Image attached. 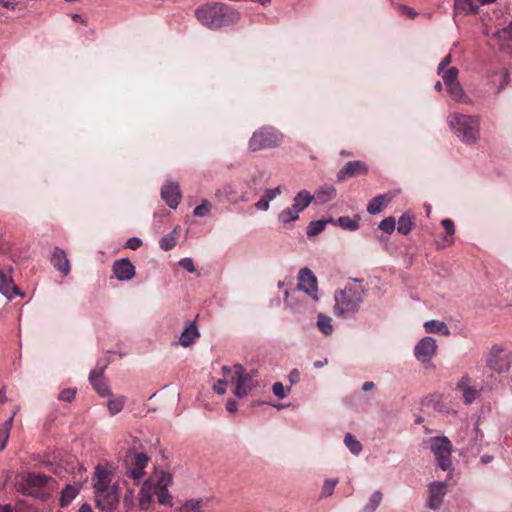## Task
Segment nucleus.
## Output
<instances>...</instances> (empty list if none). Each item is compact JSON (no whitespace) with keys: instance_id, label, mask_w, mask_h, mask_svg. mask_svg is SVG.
Here are the masks:
<instances>
[{"instance_id":"5701e85b","label":"nucleus","mask_w":512,"mask_h":512,"mask_svg":"<svg viewBox=\"0 0 512 512\" xmlns=\"http://www.w3.org/2000/svg\"><path fill=\"white\" fill-rule=\"evenodd\" d=\"M0 293L11 300L19 294L18 287L14 284L12 278L0 269Z\"/></svg>"},{"instance_id":"f3484780","label":"nucleus","mask_w":512,"mask_h":512,"mask_svg":"<svg viewBox=\"0 0 512 512\" xmlns=\"http://www.w3.org/2000/svg\"><path fill=\"white\" fill-rule=\"evenodd\" d=\"M92 485L94 494L112 488L113 483L110 471L107 468L98 465L95 468L94 476L92 478Z\"/></svg>"},{"instance_id":"4468645a","label":"nucleus","mask_w":512,"mask_h":512,"mask_svg":"<svg viewBox=\"0 0 512 512\" xmlns=\"http://www.w3.org/2000/svg\"><path fill=\"white\" fill-rule=\"evenodd\" d=\"M368 173V166L364 161L354 160L347 162L337 173L338 181H344L347 178L355 177L357 175H366Z\"/></svg>"},{"instance_id":"2f4dec72","label":"nucleus","mask_w":512,"mask_h":512,"mask_svg":"<svg viewBox=\"0 0 512 512\" xmlns=\"http://www.w3.org/2000/svg\"><path fill=\"white\" fill-rule=\"evenodd\" d=\"M457 389L462 392L466 404H471L476 398V390L468 386L466 381L462 380L457 384Z\"/></svg>"},{"instance_id":"c9c22d12","label":"nucleus","mask_w":512,"mask_h":512,"mask_svg":"<svg viewBox=\"0 0 512 512\" xmlns=\"http://www.w3.org/2000/svg\"><path fill=\"white\" fill-rule=\"evenodd\" d=\"M125 401H126V399L124 396H118V397L111 396L107 403L109 413L111 415H115V414L119 413L123 409Z\"/></svg>"},{"instance_id":"b1692460","label":"nucleus","mask_w":512,"mask_h":512,"mask_svg":"<svg viewBox=\"0 0 512 512\" xmlns=\"http://www.w3.org/2000/svg\"><path fill=\"white\" fill-rule=\"evenodd\" d=\"M495 0H455V10L464 14L476 13L480 5L493 3Z\"/></svg>"},{"instance_id":"393cba45","label":"nucleus","mask_w":512,"mask_h":512,"mask_svg":"<svg viewBox=\"0 0 512 512\" xmlns=\"http://www.w3.org/2000/svg\"><path fill=\"white\" fill-rule=\"evenodd\" d=\"M392 197L381 194L374 197L367 206V212L371 215L379 214L390 203Z\"/></svg>"},{"instance_id":"8fccbe9b","label":"nucleus","mask_w":512,"mask_h":512,"mask_svg":"<svg viewBox=\"0 0 512 512\" xmlns=\"http://www.w3.org/2000/svg\"><path fill=\"white\" fill-rule=\"evenodd\" d=\"M282 193V187L277 186L274 189H266L263 197L270 203L274 198Z\"/></svg>"},{"instance_id":"a19ab883","label":"nucleus","mask_w":512,"mask_h":512,"mask_svg":"<svg viewBox=\"0 0 512 512\" xmlns=\"http://www.w3.org/2000/svg\"><path fill=\"white\" fill-rule=\"evenodd\" d=\"M396 220L393 216L383 219L379 224V229L391 234L395 230Z\"/></svg>"},{"instance_id":"4c0bfd02","label":"nucleus","mask_w":512,"mask_h":512,"mask_svg":"<svg viewBox=\"0 0 512 512\" xmlns=\"http://www.w3.org/2000/svg\"><path fill=\"white\" fill-rule=\"evenodd\" d=\"M344 443L354 455H358L362 451V444L350 433L345 435Z\"/></svg>"},{"instance_id":"37998d69","label":"nucleus","mask_w":512,"mask_h":512,"mask_svg":"<svg viewBox=\"0 0 512 512\" xmlns=\"http://www.w3.org/2000/svg\"><path fill=\"white\" fill-rule=\"evenodd\" d=\"M338 484V479H328L322 487V496L329 497L333 494L334 488Z\"/></svg>"},{"instance_id":"423d86ee","label":"nucleus","mask_w":512,"mask_h":512,"mask_svg":"<svg viewBox=\"0 0 512 512\" xmlns=\"http://www.w3.org/2000/svg\"><path fill=\"white\" fill-rule=\"evenodd\" d=\"M51 480L52 478L46 475L28 473L17 482L16 487L23 494L36 497L39 496L40 490Z\"/></svg>"},{"instance_id":"3c124183","label":"nucleus","mask_w":512,"mask_h":512,"mask_svg":"<svg viewBox=\"0 0 512 512\" xmlns=\"http://www.w3.org/2000/svg\"><path fill=\"white\" fill-rule=\"evenodd\" d=\"M179 265L185 269L186 271H188L189 273H194L196 271L195 269V266H194V262L191 258L189 257H186V258H183L179 261Z\"/></svg>"},{"instance_id":"0eeeda50","label":"nucleus","mask_w":512,"mask_h":512,"mask_svg":"<svg viewBox=\"0 0 512 512\" xmlns=\"http://www.w3.org/2000/svg\"><path fill=\"white\" fill-rule=\"evenodd\" d=\"M430 448L433 451L438 465L444 471L451 467L452 444L445 437H433L430 439Z\"/></svg>"},{"instance_id":"0e129e2a","label":"nucleus","mask_w":512,"mask_h":512,"mask_svg":"<svg viewBox=\"0 0 512 512\" xmlns=\"http://www.w3.org/2000/svg\"><path fill=\"white\" fill-rule=\"evenodd\" d=\"M373 388H374L373 382H365L362 386L363 391H369V390H372Z\"/></svg>"},{"instance_id":"680f3d73","label":"nucleus","mask_w":512,"mask_h":512,"mask_svg":"<svg viewBox=\"0 0 512 512\" xmlns=\"http://www.w3.org/2000/svg\"><path fill=\"white\" fill-rule=\"evenodd\" d=\"M510 81V73L508 71H505L503 73V81L502 83L500 84V87L499 89L502 90L505 88V86L509 83Z\"/></svg>"},{"instance_id":"a18cd8bd","label":"nucleus","mask_w":512,"mask_h":512,"mask_svg":"<svg viewBox=\"0 0 512 512\" xmlns=\"http://www.w3.org/2000/svg\"><path fill=\"white\" fill-rule=\"evenodd\" d=\"M176 245V239L173 235H167L160 240V247L168 251Z\"/></svg>"},{"instance_id":"79ce46f5","label":"nucleus","mask_w":512,"mask_h":512,"mask_svg":"<svg viewBox=\"0 0 512 512\" xmlns=\"http://www.w3.org/2000/svg\"><path fill=\"white\" fill-rule=\"evenodd\" d=\"M211 210V203L204 199L202 203L194 209V215L197 217H203L209 214Z\"/></svg>"},{"instance_id":"a211bd4d","label":"nucleus","mask_w":512,"mask_h":512,"mask_svg":"<svg viewBox=\"0 0 512 512\" xmlns=\"http://www.w3.org/2000/svg\"><path fill=\"white\" fill-rule=\"evenodd\" d=\"M430 496L427 505L431 509H439L446 494L445 482H432L428 485Z\"/></svg>"},{"instance_id":"4d7b16f0","label":"nucleus","mask_w":512,"mask_h":512,"mask_svg":"<svg viewBox=\"0 0 512 512\" xmlns=\"http://www.w3.org/2000/svg\"><path fill=\"white\" fill-rule=\"evenodd\" d=\"M452 57L450 54L446 55L440 64L438 65L437 73H441L442 70H447V66L451 63Z\"/></svg>"},{"instance_id":"052dcab7","label":"nucleus","mask_w":512,"mask_h":512,"mask_svg":"<svg viewBox=\"0 0 512 512\" xmlns=\"http://www.w3.org/2000/svg\"><path fill=\"white\" fill-rule=\"evenodd\" d=\"M0 4L7 9H14L16 6V3L14 0H0Z\"/></svg>"},{"instance_id":"1a4fd4ad","label":"nucleus","mask_w":512,"mask_h":512,"mask_svg":"<svg viewBox=\"0 0 512 512\" xmlns=\"http://www.w3.org/2000/svg\"><path fill=\"white\" fill-rule=\"evenodd\" d=\"M233 382L235 383L234 394L238 398L247 396L255 387L252 375L246 373L245 368L241 364L233 366Z\"/></svg>"},{"instance_id":"f03ea898","label":"nucleus","mask_w":512,"mask_h":512,"mask_svg":"<svg viewBox=\"0 0 512 512\" xmlns=\"http://www.w3.org/2000/svg\"><path fill=\"white\" fill-rule=\"evenodd\" d=\"M365 292L359 283L347 285L334 295V312L341 317H349L356 314L364 300Z\"/></svg>"},{"instance_id":"9b49d317","label":"nucleus","mask_w":512,"mask_h":512,"mask_svg":"<svg viewBox=\"0 0 512 512\" xmlns=\"http://www.w3.org/2000/svg\"><path fill=\"white\" fill-rule=\"evenodd\" d=\"M148 461L149 458L144 453H136L130 456L125 461V474L135 481H140L145 475V468Z\"/></svg>"},{"instance_id":"13d9d810","label":"nucleus","mask_w":512,"mask_h":512,"mask_svg":"<svg viewBox=\"0 0 512 512\" xmlns=\"http://www.w3.org/2000/svg\"><path fill=\"white\" fill-rule=\"evenodd\" d=\"M255 207L258 209V210H262V211H266L269 209V202L264 198V197H261L256 203H255Z\"/></svg>"},{"instance_id":"7c9ffc66","label":"nucleus","mask_w":512,"mask_h":512,"mask_svg":"<svg viewBox=\"0 0 512 512\" xmlns=\"http://www.w3.org/2000/svg\"><path fill=\"white\" fill-rule=\"evenodd\" d=\"M336 196V190L333 186H326L318 189L315 193L316 199L319 203H326Z\"/></svg>"},{"instance_id":"2eb2a0df","label":"nucleus","mask_w":512,"mask_h":512,"mask_svg":"<svg viewBox=\"0 0 512 512\" xmlns=\"http://www.w3.org/2000/svg\"><path fill=\"white\" fill-rule=\"evenodd\" d=\"M298 280V288L303 290L313 299H317V279L312 271L308 268L301 269Z\"/></svg>"},{"instance_id":"603ef678","label":"nucleus","mask_w":512,"mask_h":512,"mask_svg":"<svg viewBox=\"0 0 512 512\" xmlns=\"http://www.w3.org/2000/svg\"><path fill=\"white\" fill-rule=\"evenodd\" d=\"M382 497H383V495L380 491H378V490L375 491L371 495L368 505L372 506L374 509H377L382 501Z\"/></svg>"},{"instance_id":"cd10ccee","label":"nucleus","mask_w":512,"mask_h":512,"mask_svg":"<svg viewBox=\"0 0 512 512\" xmlns=\"http://www.w3.org/2000/svg\"><path fill=\"white\" fill-rule=\"evenodd\" d=\"M424 328L428 333H440L444 336L450 335L447 324L439 320H429L424 323Z\"/></svg>"},{"instance_id":"09e8293b","label":"nucleus","mask_w":512,"mask_h":512,"mask_svg":"<svg viewBox=\"0 0 512 512\" xmlns=\"http://www.w3.org/2000/svg\"><path fill=\"white\" fill-rule=\"evenodd\" d=\"M272 391L276 397L283 399L286 397L287 391H289V389L286 390L282 383L276 382L273 384Z\"/></svg>"},{"instance_id":"49530a36","label":"nucleus","mask_w":512,"mask_h":512,"mask_svg":"<svg viewBox=\"0 0 512 512\" xmlns=\"http://www.w3.org/2000/svg\"><path fill=\"white\" fill-rule=\"evenodd\" d=\"M135 495L134 490H127L123 497V505L127 510L132 509L135 506Z\"/></svg>"},{"instance_id":"e2e57ef3","label":"nucleus","mask_w":512,"mask_h":512,"mask_svg":"<svg viewBox=\"0 0 512 512\" xmlns=\"http://www.w3.org/2000/svg\"><path fill=\"white\" fill-rule=\"evenodd\" d=\"M79 512H93L91 506L89 504H83L81 505Z\"/></svg>"},{"instance_id":"58836bf2","label":"nucleus","mask_w":512,"mask_h":512,"mask_svg":"<svg viewBox=\"0 0 512 512\" xmlns=\"http://www.w3.org/2000/svg\"><path fill=\"white\" fill-rule=\"evenodd\" d=\"M326 226V221L318 220V221H312L309 223L307 227L306 234L308 237L316 236L319 233H321Z\"/></svg>"},{"instance_id":"338daca9","label":"nucleus","mask_w":512,"mask_h":512,"mask_svg":"<svg viewBox=\"0 0 512 512\" xmlns=\"http://www.w3.org/2000/svg\"><path fill=\"white\" fill-rule=\"evenodd\" d=\"M492 459H493V457H492V456H490V455H483V456L481 457V462H482L483 464H487V463H489L490 461H492Z\"/></svg>"},{"instance_id":"f704fd0d","label":"nucleus","mask_w":512,"mask_h":512,"mask_svg":"<svg viewBox=\"0 0 512 512\" xmlns=\"http://www.w3.org/2000/svg\"><path fill=\"white\" fill-rule=\"evenodd\" d=\"M441 224L449 237H445L443 240V243L439 246L440 247L451 246L453 244L452 235L455 233L454 223L451 219H444V220H442Z\"/></svg>"},{"instance_id":"39448f33","label":"nucleus","mask_w":512,"mask_h":512,"mask_svg":"<svg viewBox=\"0 0 512 512\" xmlns=\"http://www.w3.org/2000/svg\"><path fill=\"white\" fill-rule=\"evenodd\" d=\"M437 74L441 76L450 97L454 101L462 103L468 102V98L465 95L460 82L458 81L459 71L456 67L447 68V70H442L441 73Z\"/></svg>"},{"instance_id":"c85d7f7f","label":"nucleus","mask_w":512,"mask_h":512,"mask_svg":"<svg viewBox=\"0 0 512 512\" xmlns=\"http://www.w3.org/2000/svg\"><path fill=\"white\" fill-rule=\"evenodd\" d=\"M415 223L413 218L408 213H404L400 216L397 225V231L403 235L409 234L414 228Z\"/></svg>"},{"instance_id":"412c9836","label":"nucleus","mask_w":512,"mask_h":512,"mask_svg":"<svg viewBox=\"0 0 512 512\" xmlns=\"http://www.w3.org/2000/svg\"><path fill=\"white\" fill-rule=\"evenodd\" d=\"M103 369L92 370L89 374V380L92 384L93 388L101 397L110 396L111 392L106 383L105 378L103 377Z\"/></svg>"},{"instance_id":"69168bd1","label":"nucleus","mask_w":512,"mask_h":512,"mask_svg":"<svg viewBox=\"0 0 512 512\" xmlns=\"http://www.w3.org/2000/svg\"><path fill=\"white\" fill-rule=\"evenodd\" d=\"M6 401H7V397H6L5 389L2 388L0 390V403H5Z\"/></svg>"},{"instance_id":"774afa93","label":"nucleus","mask_w":512,"mask_h":512,"mask_svg":"<svg viewBox=\"0 0 512 512\" xmlns=\"http://www.w3.org/2000/svg\"><path fill=\"white\" fill-rule=\"evenodd\" d=\"M325 364H327V359H324V361H316L314 362V366L316 368H321L323 367Z\"/></svg>"},{"instance_id":"c03bdc74","label":"nucleus","mask_w":512,"mask_h":512,"mask_svg":"<svg viewBox=\"0 0 512 512\" xmlns=\"http://www.w3.org/2000/svg\"><path fill=\"white\" fill-rule=\"evenodd\" d=\"M75 395H76V389L67 388V389L62 390L59 393L58 399L60 401L72 402L75 398Z\"/></svg>"},{"instance_id":"864d4df0","label":"nucleus","mask_w":512,"mask_h":512,"mask_svg":"<svg viewBox=\"0 0 512 512\" xmlns=\"http://www.w3.org/2000/svg\"><path fill=\"white\" fill-rule=\"evenodd\" d=\"M142 245V240L138 237H131L127 240L125 247L131 250H137Z\"/></svg>"},{"instance_id":"aec40b11","label":"nucleus","mask_w":512,"mask_h":512,"mask_svg":"<svg viewBox=\"0 0 512 512\" xmlns=\"http://www.w3.org/2000/svg\"><path fill=\"white\" fill-rule=\"evenodd\" d=\"M153 485L154 478L150 477L147 480H145L143 486L141 487L138 498L139 510H147L150 507L153 495H155Z\"/></svg>"},{"instance_id":"bb28decb","label":"nucleus","mask_w":512,"mask_h":512,"mask_svg":"<svg viewBox=\"0 0 512 512\" xmlns=\"http://www.w3.org/2000/svg\"><path fill=\"white\" fill-rule=\"evenodd\" d=\"M313 199L314 195H312L309 191L303 189L299 191L294 197L292 207L295 208L298 211V213H300L311 204Z\"/></svg>"},{"instance_id":"4be33fe9","label":"nucleus","mask_w":512,"mask_h":512,"mask_svg":"<svg viewBox=\"0 0 512 512\" xmlns=\"http://www.w3.org/2000/svg\"><path fill=\"white\" fill-rule=\"evenodd\" d=\"M51 264L55 269L60 271L63 276H67L70 272V262L63 249H60L58 247L54 248V251L51 256Z\"/></svg>"},{"instance_id":"72a5a7b5","label":"nucleus","mask_w":512,"mask_h":512,"mask_svg":"<svg viewBox=\"0 0 512 512\" xmlns=\"http://www.w3.org/2000/svg\"><path fill=\"white\" fill-rule=\"evenodd\" d=\"M317 327L324 335H330L333 331L332 319L322 313L317 316Z\"/></svg>"},{"instance_id":"20e7f679","label":"nucleus","mask_w":512,"mask_h":512,"mask_svg":"<svg viewBox=\"0 0 512 512\" xmlns=\"http://www.w3.org/2000/svg\"><path fill=\"white\" fill-rule=\"evenodd\" d=\"M282 140L283 136L279 131L272 127H261L252 134L248 148L251 152L272 149L280 146Z\"/></svg>"},{"instance_id":"ddd939ff","label":"nucleus","mask_w":512,"mask_h":512,"mask_svg":"<svg viewBox=\"0 0 512 512\" xmlns=\"http://www.w3.org/2000/svg\"><path fill=\"white\" fill-rule=\"evenodd\" d=\"M437 344L432 337H423L414 348V356L422 363H428L436 354Z\"/></svg>"},{"instance_id":"f257e3e1","label":"nucleus","mask_w":512,"mask_h":512,"mask_svg":"<svg viewBox=\"0 0 512 512\" xmlns=\"http://www.w3.org/2000/svg\"><path fill=\"white\" fill-rule=\"evenodd\" d=\"M197 20L211 30L236 24L240 13L223 3L206 4L195 11Z\"/></svg>"},{"instance_id":"e433bc0d","label":"nucleus","mask_w":512,"mask_h":512,"mask_svg":"<svg viewBox=\"0 0 512 512\" xmlns=\"http://www.w3.org/2000/svg\"><path fill=\"white\" fill-rule=\"evenodd\" d=\"M299 218L298 211L293 207H288L282 210L278 215V220L283 224H288Z\"/></svg>"},{"instance_id":"dca6fc26","label":"nucleus","mask_w":512,"mask_h":512,"mask_svg":"<svg viewBox=\"0 0 512 512\" xmlns=\"http://www.w3.org/2000/svg\"><path fill=\"white\" fill-rule=\"evenodd\" d=\"M113 273L119 281H129L135 277V266L127 258L116 260L112 266Z\"/></svg>"},{"instance_id":"ea45409f","label":"nucleus","mask_w":512,"mask_h":512,"mask_svg":"<svg viewBox=\"0 0 512 512\" xmlns=\"http://www.w3.org/2000/svg\"><path fill=\"white\" fill-rule=\"evenodd\" d=\"M337 223L341 228L350 231H355L359 228L358 221L351 219L349 216L339 217Z\"/></svg>"},{"instance_id":"6e6d98bb","label":"nucleus","mask_w":512,"mask_h":512,"mask_svg":"<svg viewBox=\"0 0 512 512\" xmlns=\"http://www.w3.org/2000/svg\"><path fill=\"white\" fill-rule=\"evenodd\" d=\"M226 380H218L217 384L214 385V391L218 393L219 395H223L226 392Z\"/></svg>"},{"instance_id":"bf43d9fd","label":"nucleus","mask_w":512,"mask_h":512,"mask_svg":"<svg viewBox=\"0 0 512 512\" xmlns=\"http://www.w3.org/2000/svg\"><path fill=\"white\" fill-rule=\"evenodd\" d=\"M226 409L230 413L236 412L237 411V402L235 400H228V402L226 404Z\"/></svg>"},{"instance_id":"de8ad7c7","label":"nucleus","mask_w":512,"mask_h":512,"mask_svg":"<svg viewBox=\"0 0 512 512\" xmlns=\"http://www.w3.org/2000/svg\"><path fill=\"white\" fill-rule=\"evenodd\" d=\"M200 502L198 501H188L186 502L178 512H199Z\"/></svg>"},{"instance_id":"7ed1b4c3","label":"nucleus","mask_w":512,"mask_h":512,"mask_svg":"<svg viewBox=\"0 0 512 512\" xmlns=\"http://www.w3.org/2000/svg\"><path fill=\"white\" fill-rule=\"evenodd\" d=\"M448 123L454 134L465 144H475L480 136V117L453 113Z\"/></svg>"},{"instance_id":"473e14b6","label":"nucleus","mask_w":512,"mask_h":512,"mask_svg":"<svg viewBox=\"0 0 512 512\" xmlns=\"http://www.w3.org/2000/svg\"><path fill=\"white\" fill-rule=\"evenodd\" d=\"M79 488L73 485H67L62 493H61V499L60 504L62 507L68 505L78 494Z\"/></svg>"},{"instance_id":"6e6552de","label":"nucleus","mask_w":512,"mask_h":512,"mask_svg":"<svg viewBox=\"0 0 512 512\" xmlns=\"http://www.w3.org/2000/svg\"><path fill=\"white\" fill-rule=\"evenodd\" d=\"M95 505L102 512H114L120 502V487L118 482L113 487L94 494Z\"/></svg>"},{"instance_id":"6ab92c4d","label":"nucleus","mask_w":512,"mask_h":512,"mask_svg":"<svg viewBox=\"0 0 512 512\" xmlns=\"http://www.w3.org/2000/svg\"><path fill=\"white\" fill-rule=\"evenodd\" d=\"M161 196L170 208L175 209L181 200L178 184L175 182L165 184L161 189Z\"/></svg>"},{"instance_id":"f8f14e48","label":"nucleus","mask_w":512,"mask_h":512,"mask_svg":"<svg viewBox=\"0 0 512 512\" xmlns=\"http://www.w3.org/2000/svg\"><path fill=\"white\" fill-rule=\"evenodd\" d=\"M487 363L495 371H506L511 366V353L500 346H493L489 352Z\"/></svg>"},{"instance_id":"a878e982","label":"nucleus","mask_w":512,"mask_h":512,"mask_svg":"<svg viewBox=\"0 0 512 512\" xmlns=\"http://www.w3.org/2000/svg\"><path fill=\"white\" fill-rule=\"evenodd\" d=\"M200 333L195 323H190L181 333L179 343L183 347H188L199 338Z\"/></svg>"},{"instance_id":"9d476101","label":"nucleus","mask_w":512,"mask_h":512,"mask_svg":"<svg viewBox=\"0 0 512 512\" xmlns=\"http://www.w3.org/2000/svg\"><path fill=\"white\" fill-rule=\"evenodd\" d=\"M154 478V494L157 502L161 505L172 506L173 497L168 491V487L172 484V476L167 472H160Z\"/></svg>"},{"instance_id":"c756f323","label":"nucleus","mask_w":512,"mask_h":512,"mask_svg":"<svg viewBox=\"0 0 512 512\" xmlns=\"http://www.w3.org/2000/svg\"><path fill=\"white\" fill-rule=\"evenodd\" d=\"M15 413L0 426V450H4L10 435Z\"/></svg>"},{"instance_id":"5fc2aeb1","label":"nucleus","mask_w":512,"mask_h":512,"mask_svg":"<svg viewBox=\"0 0 512 512\" xmlns=\"http://www.w3.org/2000/svg\"><path fill=\"white\" fill-rule=\"evenodd\" d=\"M499 37L501 38H504V39H511L512 40V21L509 23V25L502 29L499 33H498Z\"/></svg>"}]
</instances>
